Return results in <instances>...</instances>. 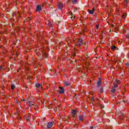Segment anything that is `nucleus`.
Listing matches in <instances>:
<instances>
[{"label": "nucleus", "mask_w": 129, "mask_h": 129, "mask_svg": "<svg viewBox=\"0 0 129 129\" xmlns=\"http://www.w3.org/2000/svg\"><path fill=\"white\" fill-rule=\"evenodd\" d=\"M119 83V80H116L115 81L114 86L112 88V90H111V92H112V93H114V92H115V88L117 87V84H118Z\"/></svg>", "instance_id": "1"}, {"label": "nucleus", "mask_w": 129, "mask_h": 129, "mask_svg": "<svg viewBox=\"0 0 129 129\" xmlns=\"http://www.w3.org/2000/svg\"><path fill=\"white\" fill-rule=\"evenodd\" d=\"M89 66V63L85 62V63L83 66V70L82 71V73H85V71L88 70V67Z\"/></svg>", "instance_id": "2"}, {"label": "nucleus", "mask_w": 129, "mask_h": 129, "mask_svg": "<svg viewBox=\"0 0 129 129\" xmlns=\"http://www.w3.org/2000/svg\"><path fill=\"white\" fill-rule=\"evenodd\" d=\"M36 52L38 55H40V56H42V57H44V58H47L48 57V54L45 52V51H43L41 53H38V49H36Z\"/></svg>", "instance_id": "3"}, {"label": "nucleus", "mask_w": 129, "mask_h": 129, "mask_svg": "<svg viewBox=\"0 0 129 129\" xmlns=\"http://www.w3.org/2000/svg\"><path fill=\"white\" fill-rule=\"evenodd\" d=\"M78 43H79L78 44H76L77 46V45H78L79 46H83L84 44L85 45V43L82 42V39L81 38H80L79 39Z\"/></svg>", "instance_id": "4"}, {"label": "nucleus", "mask_w": 129, "mask_h": 129, "mask_svg": "<svg viewBox=\"0 0 129 129\" xmlns=\"http://www.w3.org/2000/svg\"><path fill=\"white\" fill-rule=\"evenodd\" d=\"M63 7L64 5H63V3H62V2L59 3L57 5V8L58 9H59V10H62Z\"/></svg>", "instance_id": "5"}, {"label": "nucleus", "mask_w": 129, "mask_h": 129, "mask_svg": "<svg viewBox=\"0 0 129 129\" xmlns=\"http://www.w3.org/2000/svg\"><path fill=\"white\" fill-rule=\"evenodd\" d=\"M64 89L61 87H59V90H58V92L59 93L62 94L63 93H64Z\"/></svg>", "instance_id": "6"}, {"label": "nucleus", "mask_w": 129, "mask_h": 129, "mask_svg": "<svg viewBox=\"0 0 129 129\" xmlns=\"http://www.w3.org/2000/svg\"><path fill=\"white\" fill-rule=\"evenodd\" d=\"M47 125L48 128H50V127H52V126L53 125V123L52 122H48Z\"/></svg>", "instance_id": "7"}, {"label": "nucleus", "mask_w": 129, "mask_h": 129, "mask_svg": "<svg viewBox=\"0 0 129 129\" xmlns=\"http://www.w3.org/2000/svg\"><path fill=\"white\" fill-rule=\"evenodd\" d=\"M41 10H42V8L41 7V5H38L36 7V11L37 12H40V11H41Z\"/></svg>", "instance_id": "8"}, {"label": "nucleus", "mask_w": 129, "mask_h": 129, "mask_svg": "<svg viewBox=\"0 0 129 129\" xmlns=\"http://www.w3.org/2000/svg\"><path fill=\"white\" fill-rule=\"evenodd\" d=\"M35 86L36 87H37V88H39L40 87H41V88H43V86H42V85L40 84H38V83L36 84Z\"/></svg>", "instance_id": "9"}, {"label": "nucleus", "mask_w": 129, "mask_h": 129, "mask_svg": "<svg viewBox=\"0 0 129 129\" xmlns=\"http://www.w3.org/2000/svg\"><path fill=\"white\" fill-rule=\"evenodd\" d=\"M72 113L73 117H75V116L76 115V110H73Z\"/></svg>", "instance_id": "10"}, {"label": "nucleus", "mask_w": 129, "mask_h": 129, "mask_svg": "<svg viewBox=\"0 0 129 129\" xmlns=\"http://www.w3.org/2000/svg\"><path fill=\"white\" fill-rule=\"evenodd\" d=\"M94 11H95V9L93 8L92 10H89V13L91 14V15H92L94 14Z\"/></svg>", "instance_id": "11"}, {"label": "nucleus", "mask_w": 129, "mask_h": 129, "mask_svg": "<svg viewBox=\"0 0 129 129\" xmlns=\"http://www.w3.org/2000/svg\"><path fill=\"white\" fill-rule=\"evenodd\" d=\"M101 85V79L99 78V81L98 82V87H100Z\"/></svg>", "instance_id": "12"}, {"label": "nucleus", "mask_w": 129, "mask_h": 129, "mask_svg": "<svg viewBox=\"0 0 129 129\" xmlns=\"http://www.w3.org/2000/svg\"><path fill=\"white\" fill-rule=\"evenodd\" d=\"M28 105H30V106H32V105H34V102H28Z\"/></svg>", "instance_id": "13"}, {"label": "nucleus", "mask_w": 129, "mask_h": 129, "mask_svg": "<svg viewBox=\"0 0 129 129\" xmlns=\"http://www.w3.org/2000/svg\"><path fill=\"white\" fill-rule=\"evenodd\" d=\"M79 120H83L84 119V117H83V116L80 115L79 116Z\"/></svg>", "instance_id": "14"}, {"label": "nucleus", "mask_w": 129, "mask_h": 129, "mask_svg": "<svg viewBox=\"0 0 129 129\" xmlns=\"http://www.w3.org/2000/svg\"><path fill=\"white\" fill-rule=\"evenodd\" d=\"M31 116V115H30V114H28V115H27V118H26V120L27 121H30V117Z\"/></svg>", "instance_id": "15"}, {"label": "nucleus", "mask_w": 129, "mask_h": 129, "mask_svg": "<svg viewBox=\"0 0 129 129\" xmlns=\"http://www.w3.org/2000/svg\"><path fill=\"white\" fill-rule=\"evenodd\" d=\"M13 16H17V17H20V13L18 12L17 15L16 13H13Z\"/></svg>", "instance_id": "16"}, {"label": "nucleus", "mask_w": 129, "mask_h": 129, "mask_svg": "<svg viewBox=\"0 0 129 129\" xmlns=\"http://www.w3.org/2000/svg\"><path fill=\"white\" fill-rule=\"evenodd\" d=\"M15 85L12 84L11 85V89H15Z\"/></svg>", "instance_id": "17"}, {"label": "nucleus", "mask_w": 129, "mask_h": 129, "mask_svg": "<svg viewBox=\"0 0 129 129\" xmlns=\"http://www.w3.org/2000/svg\"><path fill=\"white\" fill-rule=\"evenodd\" d=\"M115 48H116V47H115V46L113 45L111 47V50H115Z\"/></svg>", "instance_id": "18"}, {"label": "nucleus", "mask_w": 129, "mask_h": 129, "mask_svg": "<svg viewBox=\"0 0 129 129\" xmlns=\"http://www.w3.org/2000/svg\"><path fill=\"white\" fill-rule=\"evenodd\" d=\"M99 92L102 93V92H103V88H101L99 90Z\"/></svg>", "instance_id": "19"}, {"label": "nucleus", "mask_w": 129, "mask_h": 129, "mask_svg": "<svg viewBox=\"0 0 129 129\" xmlns=\"http://www.w3.org/2000/svg\"><path fill=\"white\" fill-rule=\"evenodd\" d=\"M71 15L72 16V17H71L72 20H74L75 17H73V14H72V13H71Z\"/></svg>", "instance_id": "20"}, {"label": "nucleus", "mask_w": 129, "mask_h": 129, "mask_svg": "<svg viewBox=\"0 0 129 129\" xmlns=\"http://www.w3.org/2000/svg\"><path fill=\"white\" fill-rule=\"evenodd\" d=\"M48 26H49V27H52L53 26L52 24L50 23V21H48Z\"/></svg>", "instance_id": "21"}, {"label": "nucleus", "mask_w": 129, "mask_h": 129, "mask_svg": "<svg viewBox=\"0 0 129 129\" xmlns=\"http://www.w3.org/2000/svg\"><path fill=\"white\" fill-rule=\"evenodd\" d=\"M73 4H76L77 3V0H72Z\"/></svg>", "instance_id": "22"}, {"label": "nucleus", "mask_w": 129, "mask_h": 129, "mask_svg": "<svg viewBox=\"0 0 129 129\" xmlns=\"http://www.w3.org/2000/svg\"><path fill=\"white\" fill-rule=\"evenodd\" d=\"M15 30L16 31H20V27H16Z\"/></svg>", "instance_id": "23"}, {"label": "nucleus", "mask_w": 129, "mask_h": 129, "mask_svg": "<svg viewBox=\"0 0 129 129\" xmlns=\"http://www.w3.org/2000/svg\"><path fill=\"white\" fill-rule=\"evenodd\" d=\"M64 84H65V85H66L67 86H68V85H69V83H68V82H66L64 83Z\"/></svg>", "instance_id": "24"}, {"label": "nucleus", "mask_w": 129, "mask_h": 129, "mask_svg": "<svg viewBox=\"0 0 129 129\" xmlns=\"http://www.w3.org/2000/svg\"><path fill=\"white\" fill-rule=\"evenodd\" d=\"M96 29H98L99 28V24H97L96 26Z\"/></svg>", "instance_id": "25"}, {"label": "nucleus", "mask_w": 129, "mask_h": 129, "mask_svg": "<svg viewBox=\"0 0 129 129\" xmlns=\"http://www.w3.org/2000/svg\"><path fill=\"white\" fill-rule=\"evenodd\" d=\"M126 38L127 39H128V38H129V34H127V35H126Z\"/></svg>", "instance_id": "26"}, {"label": "nucleus", "mask_w": 129, "mask_h": 129, "mask_svg": "<svg viewBox=\"0 0 129 129\" xmlns=\"http://www.w3.org/2000/svg\"><path fill=\"white\" fill-rule=\"evenodd\" d=\"M91 99L92 101H94V97H92Z\"/></svg>", "instance_id": "27"}, {"label": "nucleus", "mask_w": 129, "mask_h": 129, "mask_svg": "<svg viewBox=\"0 0 129 129\" xmlns=\"http://www.w3.org/2000/svg\"><path fill=\"white\" fill-rule=\"evenodd\" d=\"M2 69H4V67L0 66V70H2Z\"/></svg>", "instance_id": "28"}, {"label": "nucleus", "mask_w": 129, "mask_h": 129, "mask_svg": "<svg viewBox=\"0 0 129 129\" xmlns=\"http://www.w3.org/2000/svg\"><path fill=\"white\" fill-rule=\"evenodd\" d=\"M72 55H73V56H75V55H76V54L75 53V52H73V53H72Z\"/></svg>", "instance_id": "29"}, {"label": "nucleus", "mask_w": 129, "mask_h": 129, "mask_svg": "<svg viewBox=\"0 0 129 129\" xmlns=\"http://www.w3.org/2000/svg\"><path fill=\"white\" fill-rule=\"evenodd\" d=\"M124 2H125L126 3H127V0H124Z\"/></svg>", "instance_id": "30"}, {"label": "nucleus", "mask_w": 129, "mask_h": 129, "mask_svg": "<svg viewBox=\"0 0 129 129\" xmlns=\"http://www.w3.org/2000/svg\"><path fill=\"white\" fill-rule=\"evenodd\" d=\"M111 27L112 28H113V27H114V25H112L111 26Z\"/></svg>", "instance_id": "31"}, {"label": "nucleus", "mask_w": 129, "mask_h": 129, "mask_svg": "<svg viewBox=\"0 0 129 129\" xmlns=\"http://www.w3.org/2000/svg\"><path fill=\"white\" fill-rule=\"evenodd\" d=\"M16 103H20V102H18L17 101H16Z\"/></svg>", "instance_id": "32"}, {"label": "nucleus", "mask_w": 129, "mask_h": 129, "mask_svg": "<svg viewBox=\"0 0 129 129\" xmlns=\"http://www.w3.org/2000/svg\"><path fill=\"white\" fill-rule=\"evenodd\" d=\"M90 128V129H93V126H91Z\"/></svg>", "instance_id": "33"}, {"label": "nucleus", "mask_w": 129, "mask_h": 129, "mask_svg": "<svg viewBox=\"0 0 129 129\" xmlns=\"http://www.w3.org/2000/svg\"><path fill=\"white\" fill-rule=\"evenodd\" d=\"M125 16V14L123 15V18Z\"/></svg>", "instance_id": "34"}, {"label": "nucleus", "mask_w": 129, "mask_h": 129, "mask_svg": "<svg viewBox=\"0 0 129 129\" xmlns=\"http://www.w3.org/2000/svg\"><path fill=\"white\" fill-rule=\"evenodd\" d=\"M125 65H127V66H128V63H126Z\"/></svg>", "instance_id": "35"}, {"label": "nucleus", "mask_w": 129, "mask_h": 129, "mask_svg": "<svg viewBox=\"0 0 129 129\" xmlns=\"http://www.w3.org/2000/svg\"><path fill=\"white\" fill-rule=\"evenodd\" d=\"M83 92L84 93H85V91H83Z\"/></svg>", "instance_id": "36"}, {"label": "nucleus", "mask_w": 129, "mask_h": 129, "mask_svg": "<svg viewBox=\"0 0 129 129\" xmlns=\"http://www.w3.org/2000/svg\"><path fill=\"white\" fill-rule=\"evenodd\" d=\"M11 21H13V19H11Z\"/></svg>", "instance_id": "37"}, {"label": "nucleus", "mask_w": 129, "mask_h": 129, "mask_svg": "<svg viewBox=\"0 0 129 129\" xmlns=\"http://www.w3.org/2000/svg\"><path fill=\"white\" fill-rule=\"evenodd\" d=\"M17 72H19V70H17Z\"/></svg>", "instance_id": "38"}, {"label": "nucleus", "mask_w": 129, "mask_h": 129, "mask_svg": "<svg viewBox=\"0 0 129 129\" xmlns=\"http://www.w3.org/2000/svg\"><path fill=\"white\" fill-rule=\"evenodd\" d=\"M29 20H31V19L30 18H29Z\"/></svg>", "instance_id": "39"}, {"label": "nucleus", "mask_w": 129, "mask_h": 129, "mask_svg": "<svg viewBox=\"0 0 129 129\" xmlns=\"http://www.w3.org/2000/svg\"><path fill=\"white\" fill-rule=\"evenodd\" d=\"M91 94H93V93H91Z\"/></svg>", "instance_id": "40"}]
</instances>
